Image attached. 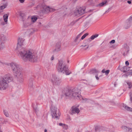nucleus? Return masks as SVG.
<instances>
[{"mask_svg":"<svg viewBox=\"0 0 132 132\" xmlns=\"http://www.w3.org/2000/svg\"><path fill=\"white\" fill-rule=\"evenodd\" d=\"M108 2L107 1H104L102 2L101 3H100L98 5V6H103L105 5H106V4Z\"/></svg>","mask_w":132,"mask_h":132,"instance_id":"20","label":"nucleus"},{"mask_svg":"<svg viewBox=\"0 0 132 132\" xmlns=\"http://www.w3.org/2000/svg\"><path fill=\"white\" fill-rule=\"evenodd\" d=\"M94 0H88L86 3V4L88 5H92L94 4Z\"/></svg>","mask_w":132,"mask_h":132,"instance_id":"21","label":"nucleus"},{"mask_svg":"<svg viewBox=\"0 0 132 132\" xmlns=\"http://www.w3.org/2000/svg\"><path fill=\"white\" fill-rule=\"evenodd\" d=\"M84 31H82L80 33V34H79L78 35L77 37H76V38L74 40V42H77V40L78 39L80 38L81 36V34H82V33H83V32Z\"/></svg>","mask_w":132,"mask_h":132,"instance_id":"22","label":"nucleus"},{"mask_svg":"<svg viewBox=\"0 0 132 132\" xmlns=\"http://www.w3.org/2000/svg\"><path fill=\"white\" fill-rule=\"evenodd\" d=\"M43 11L45 13H48L49 12L52 11V9H51L49 7H47L46 5H44L42 6Z\"/></svg>","mask_w":132,"mask_h":132,"instance_id":"10","label":"nucleus"},{"mask_svg":"<svg viewBox=\"0 0 132 132\" xmlns=\"http://www.w3.org/2000/svg\"><path fill=\"white\" fill-rule=\"evenodd\" d=\"M115 42V40L114 39H113L110 42V43H113V44Z\"/></svg>","mask_w":132,"mask_h":132,"instance_id":"37","label":"nucleus"},{"mask_svg":"<svg viewBox=\"0 0 132 132\" xmlns=\"http://www.w3.org/2000/svg\"><path fill=\"white\" fill-rule=\"evenodd\" d=\"M88 65V63H86L84 65V67H86V66H87V65Z\"/></svg>","mask_w":132,"mask_h":132,"instance_id":"52","label":"nucleus"},{"mask_svg":"<svg viewBox=\"0 0 132 132\" xmlns=\"http://www.w3.org/2000/svg\"><path fill=\"white\" fill-rule=\"evenodd\" d=\"M122 106L126 110L130 111H132V108L127 106L125 104H123Z\"/></svg>","mask_w":132,"mask_h":132,"instance_id":"16","label":"nucleus"},{"mask_svg":"<svg viewBox=\"0 0 132 132\" xmlns=\"http://www.w3.org/2000/svg\"><path fill=\"white\" fill-rule=\"evenodd\" d=\"M125 64L126 66L128 65L129 64V62L128 61H126L125 62Z\"/></svg>","mask_w":132,"mask_h":132,"instance_id":"38","label":"nucleus"},{"mask_svg":"<svg viewBox=\"0 0 132 132\" xmlns=\"http://www.w3.org/2000/svg\"><path fill=\"white\" fill-rule=\"evenodd\" d=\"M36 106H34V104H33V106L34 109V110L35 111V113H36V114H37L38 111V110L37 107H36L37 106V104H36Z\"/></svg>","mask_w":132,"mask_h":132,"instance_id":"26","label":"nucleus"},{"mask_svg":"<svg viewBox=\"0 0 132 132\" xmlns=\"http://www.w3.org/2000/svg\"><path fill=\"white\" fill-rule=\"evenodd\" d=\"M33 80L34 78H31L30 79L29 81V88H30L31 90H33L34 88L33 86Z\"/></svg>","mask_w":132,"mask_h":132,"instance_id":"11","label":"nucleus"},{"mask_svg":"<svg viewBox=\"0 0 132 132\" xmlns=\"http://www.w3.org/2000/svg\"><path fill=\"white\" fill-rule=\"evenodd\" d=\"M127 83L128 86V88L130 89L131 88L132 86L131 82H127Z\"/></svg>","mask_w":132,"mask_h":132,"instance_id":"28","label":"nucleus"},{"mask_svg":"<svg viewBox=\"0 0 132 132\" xmlns=\"http://www.w3.org/2000/svg\"><path fill=\"white\" fill-rule=\"evenodd\" d=\"M20 16L22 21L24 22V14L23 13H20Z\"/></svg>","mask_w":132,"mask_h":132,"instance_id":"24","label":"nucleus"},{"mask_svg":"<svg viewBox=\"0 0 132 132\" xmlns=\"http://www.w3.org/2000/svg\"><path fill=\"white\" fill-rule=\"evenodd\" d=\"M53 76L54 78V80H51L52 82L54 83L56 85H60L61 82V79L56 76Z\"/></svg>","mask_w":132,"mask_h":132,"instance_id":"8","label":"nucleus"},{"mask_svg":"<svg viewBox=\"0 0 132 132\" xmlns=\"http://www.w3.org/2000/svg\"><path fill=\"white\" fill-rule=\"evenodd\" d=\"M4 47L2 46V45L0 46V51Z\"/></svg>","mask_w":132,"mask_h":132,"instance_id":"45","label":"nucleus"},{"mask_svg":"<svg viewBox=\"0 0 132 132\" xmlns=\"http://www.w3.org/2000/svg\"><path fill=\"white\" fill-rule=\"evenodd\" d=\"M7 6V4L6 3L3 4V5H2L0 6V10H2L4 8H6Z\"/></svg>","mask_w":132,"mask_h":132,"instance_id":"25","label":"nucleus"},{"mask_svg":"<svg viewBox=\"0 0 132 132\" xmlns=\"http://www.w3.org/2000/svg\"><path fill=\"white\" fill-rule=\"evenodd\" d=\"M72 2H73L74 3L76 2V1H77L78 0H72Z\"/></svg>","mask_w":132,"mask_h":132,"instance_id":"51","label":"nucleus"},{"mask_svg":"<svg viewBox=\"0 0 132 132\" xmlns=\"http://www.w3.org/2000/svg\"><path fill=\"white\" fill-rule=\"evenodd\" d=\"M56 68L59 72L65 73L66 75H69L71 73L64 61L62 60H59V62L56 65Z\"/></svg>","mask_w":132,"mask_h":132,"instance_id":"4","label":"nucleus"},{"mask_svg":"<svg viewBox=\"0 0 132 132\" xmlns=\"http://www.w3.org/2000/svg\"><path fill=\"white\" fill-rule=\"evenodd\" d=\"M64 124H63L62 123H59V126H62L63 127V125H64Z\"/></svg>","mask_w":132,"mask_h":132,"instance_id":"43","label":"nucleus"},{"mask_svg":"<svg viewBox=\"0 0 132 132\" xmlns=\"http://www.w3.org/2000/svg\"><path fill=\"white\" fill-rule=\"evenodd\" d=\"M61 13L62 14H64V16L66 14V13L65 12V11L63 10L62 11V12Z\"/></svg>","mask_w":132,"mask_h":132,"instance_id":"35","label":"nucleus"},{"mask_svg":"<svg viewBox=\"0 0 132 132\" xmlns=\"http://www.w3.org/2000/svg\"><path fill=\"white\" fill-rule=\"evenodd\" d=\"M79 109L76 107L72 106L71 108V114L73 115L76 113H78L79 112Z\"/></svg>","mask_w":132,"mask_h":132,"instance_id":"9","label":"nucleus"},{"mask_svg":"<svg viewBox=\"0 0 132 132\" xmlns=\"http://www.w3.org/2000/svg\"><path fill=\"white\" fill-rule=\"evenodd\" d=\"M69 61H68V63H69Z\"/></svg>","mask_w":132,"mask_h":132,"instance_id":"57","label":"nucleus"},{"mask_svg":"<svg viewBox=\"0 0 132 132\" xmlns=\"http://www.w3.org/2000/svg\"><path fill=\"white\" fill-rule=\"evenodd\" d=\"M65 9H67V8H65Z\"/></svg>","mask_w":132,"mask_h":132,"instance_id":"56","label":"nucleus"},{"mask_svg":"<svg viewBox=\"0 0 132 132\" xmlns=\"http://www.w3.org/2000/svg\"><path fill=\"white\" fill-rule=\"evenodd\" d=\"M78 21V20H77L76 21H73L71 22L70 25L71 26H73L76 22Z\"/></svg>","mask_w":132,"mask_h":132,"instance_id":"31","label":"nucleus"},{"mask_svg":"<svg viewBox=\"0 0 132 132\" xmlns=\"http://www.w3.org/2000/svg\"><path fill=\"white\" fill-rule=\"evenodd\" d=\"M30 30H31L32 31V29H30Z\"/></svg>","mask_w":132,"mask_h":132,"instance_id":"58","label":"nucleus"},{"mask_svg":"<svg viewBox=\"0 0 132 132\" xmlns=\"http://www.w3.org/2000/svg\"><path fill=\"white\" fill-rule=\"evenodd\" d=\"M93 35L94 36V37L95 38L97 37L98 36V34H97Z\"/></svg>","mask_w":132,"mask_h":132,"instance_id":"42","label":"nucleus"},{"mask_svg":"<svg viewBox=\"0 0 132 132\" xmlns=\"http://www.w3.org/2000/svg\"><path fill=\"white\" fill-rule=\"evenodd\" d=\"M3 112L5 116L6 117H8L9 116V114L5 110H4Z\"/></svg>","mask_w":132,"mask_h":132,"instance_id":"30","label":"nucleus"},{"mask_svg":"<svg viewBox=\"0 0 132 132\" xmlns=\"http://www.w3.org/2000/svg\"><path fill=\"white\" fill-rule=\"evenodd\" d=\"M19 1L21 3H23L24 1V0H19Z\"/></svg>","mask_w":132,"mask_h":132,"instance_id":"44","label":"nucleus"},{"mask_svg":"<svg viewBox=\"0 0 132 132\" xmlns=\"http://www.w3.org/2000/svg\"><path fill=\"white\" fill-rule=\"evenodd\" d=\"M51 109L53 117L58 119L59 116H60V114L59 113H57V108L55 106H52Z\"/></svg>","mask_w":132,"mask_h":132,"instance_id":"7","label":"nucleus"},{"mask_svg":"<svg viewBox=\"0 0 132 132\" xmlns=\"http://www.w3.org/2000/svg\"><path fill=\"white\" fill-rule=\"evenodd\" d=\"M54 57L53 56H52V57L51 58V60H53L54 59Z\"/></svg>","mask_w":132,"mask_h":132,"instance_id":"50","label":"nucleus"},{"mask_svg":"<svg viewBox=\"0 0 132 132\" xmlns=\"http://www.w3.org/2000/svg\"><path fill=\"white\" fill-rule=\"evenodd\" d=\"M61 50L60 44L59 43H57L55 46V48L53 51V52H57Z\"/></svg>","mask_w":132,"mask_h":132,"instance_id":"13","label":"nucleus"},{"mask_svg":"<svg viewBox=\"0 0 132 132\" xmlns=\"http://www.w3.org/2000/svg\"><path fill=\"white\" fill-rule=\"evenodd\" d=\"M98 74H96L95 76V77L96 78V79L97 80H98L99 79V77H98Z\"/></svg>","mask_w":132,"mask_h":132,"instance_id":"39","label":"nucleus"},{"mask_svg":"<svg viewBox=\"0 0 132 132\" xmlns=\"http://www.w3.org/2000/svg\"><path fill=\"white\" fill-rule=\"evenodd\" d=\"M116 82H115L114 84V86L115 87H116Z\"/></svg>","mask_w":132,"mask_h":132,"instance_id":"55","label":"nucleus"},{"mask_svg":"<svg viewBox=\"0 0 132 132\" xmlns=\"http://www.w3.org/2000/svg\"><path fill=\"white\" fill-rule=\"evenodd\" d=\"M90 39V40L91 39V40H93L94 39V38H95L94 37V36L93 35L90 38H89Z\"/></svg>","mask_w":132,"mask_h":132,"instance_id":"40","label":"nucleus"},{"mask_svg":"<svg viewBox=\"0 0 132 132\" xmlns=\"http://www.w3.org/2000/svg\"><path fill=\"white\" fill-rule=\"evenodd\" d=\"M14 76L18 79V80L21 82L23 80V77L22 73V68L19 65L14 63L10 64Z\"/></svg>","mask_w":132,"mask_h":132,"instance_id":"2","label":"nucleus"},{"mask_svg":"<svg viewBox=\"0 0 132 132\" xmlns=\"http://www.w3.org/2000/svg\"><path fill=\"white\" fill-rule=\"evenodd\" d=\"M110 72V70H106L105 72V75H107Z\"/></svg>","mask_w":132,"mask_h":132,"instance_id":"34","label":"nucleus"},{"mask_svg":"<svg viewBox=\"0 0 132 132\" xmlns=\"http://www.w3.org/2000/svg\"><path fill=\"white\" fill-rule=\"evenodd\" d=\"M99 71L96 69H92L90 70V74H98Z\"/></svg>","mask_w":132,"mask_h":132,"instance_id":"17","label":"nucleus"},{"mask_svg":"<svg viewBox=\"0 0 132 132\" xmlns=\"http://www.w3.org/2000/svg\"><path fill=\"white\" fill-rule=\"evenodd\" d=\"M86 12L85 9L80 7L77 8L74 11V14L76 16H79L82 15Z\"/></svg>","mask_w":132,"mask_h":132,"instance_id":"6","label":"nucleus"},{"mask_svg":"<svg viewBox=\"0 0 132 132\" xmlns=\"http://www.w3.org/2000/svg\"><path fill=\"white\" fill-rule=\"evenodd\" d=\"M91 41V40H90V38H88L87 39H86L85 40V42H84V43L86 45H82L80 46L81 47H84L86 46H87L84 49V50H86L89 47V46L87 45V44H88L89 43V42Z\"/></svg>","mask_w":132,"mask_h":132,"instance_id":"12","label":"nucleus"},{"mask_svg":"<svg viewBox=\"0 0 132 132\" xmlns=\"http://www.w3.org/2000/svg\"><path fill=\"white\" fill-rule=\"evenodd\" d=\"M132 75V70H131L128 71V72L126 74H124L123 76L125 77H127L129 75Z\"/></svg>","mask_w":132,"mask_h":132,"instance_id":"18","label":"nucleus"},{"mask_svg":"<svg viewBox=\"0 0 132 132\" xmlns=\"http://www.w3.org/2000/svg\"><path fill=\"white\" fill-rule=\"evenodd\" d=\"M120 70L123 72H126L127 71H129V70H128L127 67L126 66L122 67L120 69Z\"/></svg>","mask_w":132,"mask_h":132,"instance_id":"19","label":"nucleus"},{"mask_svg":"<svg viewBox=\"0 0 132 132\" xmlns=\"http://www.w3.org/2000/svg\"><path fill=\"white\" fill-rule=\"evenodd\" d=\"M33 33V32H32V31H31V32H30L29 34H32V33Z\"/></svg>","mask_w":132,"mask_h":132,"instance_id":"54","label":"nucleus"},{"mask_svg":"<svg viewBox=\"0 0 132 132\" xmlns=\"http://www.w3.org/2000/svg\"><path fill=\"white\" fill-rule=\"evenodd\" d=\"M63 128L65 129H67L68 128V125L64 124L63 126Z\"/></svg>","mask_w":132,"mask_h":132,"instance_id":"32","label":"nucleus"},{"mask_svg":"<svg viewBox=\"0 0 132 132\" xmlns=\"http://www.w3.org/2000/svg\"><path fill=\"white\" fill-rule=\"evenodd\" d=\"M98 127L97 126L95 127V130L96 131H97L98 129Z\"/></svg>","mask_w":132,"mask_h":132,"instance_id":"41","label":"nucleus"},{"mask_svg":"<svg viewBox=\"0 0 132 132\" xmlns=\"http://www.w3.org/2000/svg\"><path fill=\"white\" fill-rule=\"evenodd\" d=\"M127 132H132V128H129L128 127Z\"/></svg>","mask_w":132,"mask_h":132,"instance_id":"33","label":"nucleus"},{"mask_svg":"<svg viewBox=\"0 0 132 132\" xmlns=\"http://www.w3.org/2000/svg\"><path fill=\"white\" fill-rule=\"evenodd\" d=\"M37 18L35 16H33L31 18V21L33 22H34L37 20Z\"/></svg>","mask_w":132,"mask_h":132,"instance_id":"27","label":"nucleus"},{"mask_svg":"<svg viewBox=\"0 0 132 132\" xmlns=\"http://www.w3.org/2000/svg\"><path fill=\"white\" fill-rule=\"evenodd\" d=\"M8 17V15L7 14H5L3 16L4 20L5 22H1V24L3 25H4L5 24L7 23V19Z\"/></svg>","mask_w":132,"mask_h":132,"instance_id":"14","label":"nucleus"},{"mask_svg":"<svg viewBox=\"0 0 132 132\" xmlns=\"http://www.w3.org/2000/svg\"><path fill=\"white\" fill-rule=\"evenodd\" d=\"M13 78L12 77H9L6 76L4 77L0 81V89L4 90L8 86V83L12 81Z\"/></svg>","mask_w":132,"mask_h":132,"instance_id":"5","label":"nucleus"},{"mask_svg":"<svg viewBox=\"0 0 132 132\" xmlns=\"http://www.w3.org/2000/svg\"><path fill=\"white\" fill-rule=\"evenodd\" d=\"M47 130L46 129H45L44 130V132H47Z\"/></svg>","mask_w":132,"mask_h":132,"instance_id":"53","label":"nucleus"},{"mask_svg":"<svg viewBox=\"0 0 132 132\" xmlns=\"http://www.w3.org/2000/svg\"><path fill=\"white\" fill-rule=\"evenodd\" d=\"M6 38L3 35H2L0 36V42H1V45L2 43H3V42L6 40Z\"/></svg>","mask_w":132,"mask_h":132,"instance_id":"15","label":"nucleus"},{"mask_svg":"<svg viewBox=\"0 0 132 132\" xmlns=\"http://www.w3.org/2000/svg\"><path fill=\"white\" fill-rule=\"evenodd\" d=\"M123 128L124 130H126V131H127V130H128V127H127L126 126H124L123 127H122Z\"/></svg>","mask_w":132,"mask_h":132,"instance_id":"36","label":"nucleus"},{"mask_svg":"<svg viewBox=\"0 0 132 132\" xmlns=\"http://www.w3.org/2000/svg\"><path fill=\"white\" fill-rule=\"evenodd\" d=\"M80 91V89L76 88L72 89L66 88L64 90L63 93L67 97H73L75 99H80L81 96L79 94Z\"/></svg>","mask_w":132,"mask_h":132,"instance_id":"3","label":"nucleus"},{"mask_svg":"<svg viewBox=\"0 0 132 132\" xmlns=\"http://www.w3.org/2000/svg\"><path fill=\"white\" fill-rule=\"evenodd\" d=\"M88 35V34L86 33L84 34L81 37V39H83L87 36Z\"/></svg>","mask_w":132,"mask_h":132,"instance_id":"29","label":"nucleus"},{"mask_svg":"<svg viewBox=\"0 0 132 132\" xmlns=\"http://www.w3.org/2000/svg\"><path fill=\"white\" fill-rule=\"evenodd\" d=\"M110 9V8H109L106 11V12L104 13V14L106 13H108L110 11L109 10Z\"/></svg>","mask_w":132,"mask_h":132,"instance_id":"46","label":"nucleus"},{"mask_svg":"<svg viewBox=\"0 0 132 132\" xmlns=\"http://www.w3.org/2000/svg\"><path fill=\"white\" fill-rule=\"evenodd\" d=\"M127 2L129 4H130L131 3V1H127Z\"/></svg>","mask_w":132,"mask_h":132,"instance_id":"47","label":"nucleus"},{"mask_svg":"<svg viewBox=\"0 0 132 132\" xmlns=\"http://www.w3.org/2000/svg\"><path fill=\"white\" fill-rule=\"evenodd\" d=\"M105 69H104L102 70L101 71V72L103 73H105Z\"/></svg>","mask_w":132,"mask_h":132,"instance_id":"48","label":"nucleus"},{"mask_svg":"<svg viewBox=\"0 0 132 132\" xmlns=\"http://www.w3.org/2000/svg\"><path fill=\"white\" fill-rule=\"evenodd\" d=\"M124 47L125 49V51L126 52L128 53L129 51V48L127 44H125L124 45Z\"/></svg>","mask_w":132,"mask_h":132,"instance_id":"23","label":"nucleus"},{"mask_svg":"<svg viewBox=\"0 0 132 132\" xmlns=\"http://www.w3.org/2000/svg\"><path fill=\"white\" fill-rule=\"evenodd\" d=\"M24 40L19 38L16 51L17 53L20 55L22 59L25 61L28 60L31 62L37 61V56L30 50H27L23 46Z\"/></svg>","mask_w":132,"mask_h":132,"instance_id":"1","label":"nucleus"},{"mask_svg":"<svg viewBox=\"0 0 132 132\" xmlns=\"http://www.w3.org/2000/svg\"><path fill=\"white\" fill-rule=\"evenodd\" d=\"M23 24H24V26L25 27H27L29 25V24H28L26 26L25 24V23L24 22H23Z\"/></svg>","mask_w":132,"mask_h":132,"instance_id":"49","label":"nucleus"}]
</instances>
